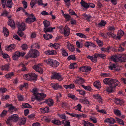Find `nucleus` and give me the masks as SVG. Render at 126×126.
<instances>
[{"instance_id":"21","label":"nucleus","mask_w":126,"mask_h":126,"mask_svg":"<svg viewBox=\"0 0 126 126\" xmlns=\"http://www.w3.org/2000/svg\"><path fill=\"white\" fill-rule=\"evenodd\" d=\"M94 85L97 89L99 90L101 87V85L100 82L98 81H95L94 83Z\"/></svg>"},{"instance_id":"54","label":"nucleus","mask_w":126,"mask_h":126,"mask_svg":"<svg viewBox=\"0 0 126 126\" xmlns=\"http://www.w3.org/2000/svg\"><path fill=\"white\" fill-rule=\"evenodd\" d=\"M97 57H98V58L100 57L103 59H104L106 58V55L105 54L98 53H97Z\"/></svg>"},{"instance_id":"27","label":"nucleus","mask_w":126,"mask_h":126,"mask_svg":"<svg viewBox=\"0 0 126 126\" xmlns=\"http://www.w3.org/2000/svg\"><path fill=\"white\" fill-rule=\"evenodd\" d=\"M124 48L122 47L121 46H119L118 47V49H113L111 47V50H112L114 51H117V50H118V51L122 52L124 50Z\"/></svg>"},{"instance_id":"42","label":"nucleus","mask_w":126,"mask_h":126,"mask_svg":"<svg viewBox=\"0 0 126 126\" xmlns=\"http://www.w3.org/2000/svg\"><path fill=\"white\" fill-rule=\"evenodd\" d=\"M62 122L64 126H70V123L68 121L63 120L62 121Z\"/></svg>"},{"instance_id":"59","label":"nucleus","mask_w":126,"mask_h":126,"mask_svg":"<svg viewBox=\"0 0 126 126\" xmlns=\"http://www.w3.org/2000/svg\"><path fill=\"white\" fill-rule=\"evenodd\" d=\"M67 59L68 60H75L76 59V57L74 55H73L69 56Z\"/></svg>"},{"instance_id":"14","label":"nucleus","mask_w":126,"mask_h":126,"mask_svg":"<svg viewBox=\"0 0 126 126\" xmlns=\"http://www.w3.org/2000/svg\"><path fill=\"white\" fill-rule=\"evenodd\" d=\"M67 46L68 49L70 51L73 52L75 50V48L74 45L71 44L69 42H68L67 43Z\"/></svg>"},{"instance_id":"47","label":"nucleus","mask_w":126,"mask_h":126,"mask_svg":"<svg viewBox=\"0 0 126 126\" xmlns=\"http://www.w3.org/2000/svg\"><path fill=\"white\" fill-rule=\"evenodd\" d=\"M43 23L45 28L47 27L50 25V22L47 21H44L43 22Z\"/></svg>"},{"instance_id":"25","label":"nucleus","mask_w":126,"mask_h":126,"mask_svg":"<svg viewBox=\"0 0 126 126\" xmlns=\"http://www.w3.org/2000/svg\"><path fill=\"white\" fill-rule=\"evenodd\" d=\"M114 100L115 102L117 105H122L124 103V102L123 100H120L118 98H116Z\"/></svg>"},{"instance_id":"33","label":"nucleus","mask_w":126,"mask_h":126,"mask_svg":"<svg viewBox=\"0 0 126 126\" xmlns=\"http://www.w3.org/2000/svg\"><path fill=\"white\" fill-rule=\"evenodd\" d=\"M45 102L49 106L53 105V100L50 99H47L45 101Z\"/></svg>"},{"instance_id":"28","label":"nucleus","mask_w":126,"mask_h":126,"mask_svg":"<svg viewBox=\"0 0 126 126\" xmlns=\"http://www.w3.org/2000/svg\"><path fill=\"white\" fill-rule=\"evenodd\" d=\"M81 5L82 7L85 8H88V3H87L86 2L83 0H81L80 2Z\"/></svg>"},{"instance_id":"56","label":"nucleus","mask_w":126,"mask_h":126,"mask_svg":"<svg viewBox=\"0 0 126 126\" xmlns=\"http://www.w3.org/2000/svg\"><path fill=\"white\" fill-rule=\"evenodd\" d=\"M14 75V73L13 72H11L6 74L5 75V77L7 79L11 78V77Z\"/></svg>"},{"instance_id":"29","label":"nucleus","mask_w":126,"mask_h":126,"mask_svg":"<svg viewBox=\"0 0 126 126\" xmlns=\"http://www.w3.org/2000/svg\"><path fill=\"white\" fill-rule=\"evenodd\" d=\"M55 28H45L44 29V32L45 33H47V32H52L53 29H55Z\"/></svg>"},{"instance_id":"18","label":"nucleus","mask_w":126,"mask_h":126,"mask_svg":"<svg viewBox=\"0 0 126 126\" xmlns=\"http://www.w3.org/2000/svg\"><path fill=\"white\" fill-rule=\"evenodd\" d=\"M93 97L94 98L97 99V100L100 102H102V99L100 95L99 94H97L93 95Z\"/></svg>"},{"instance_id":"44","label":"nucleus","mask_w":126,"mask_h":126,"mask_svg":"<svg viewBox=\"0 0 126 126\" xmlns=\"http://www.w3.org/2000/svg\"><path fill=\"white\" fill-rule=\"evenodd\" d=\"M116 118V121L118 123L123 126L124 125V122L122 120L118 118Z\"/></svg>"},{"instance_id":"53","label":"nucleus","mask_w":126,"mask_h":126,"mask_svg":"<svg viewBox=\"0 0 126 126\" xmlns=\"http://www.w3.org/2000/svg\"><path fill=\"white\" fill-rule=\"evenodd\" d=\"M76 35L81 38H86V36L85 35L81 33H77L76 34Z\"/></svg>"},{"instance_id":"35","label":"nucleus","mask_w":126,"mask_h":126,"mask_svg":"<svg viewBox=\"0 0 126 126\" xmlns=\"http://www.w3.org/2000/svg\"><path fill=\"white\" fill-rule=\"evenodd\" d=\"M43 37L45 39L49 40L52 38V36L48 34H46L44 35Z\"/></svg>"},{"instance_id":"8","label":"nucleus","mask_w":126,"mask_h":126,"mask_svg":"<svg viewBox=\"0 0 126 126\" xmlns=\"http://www.w3.org/2000/svg\"><path fill=\"white\" fill-rule=\"evenodd\" d=\"M29 17L25 19V22L26 23L31 24L36 20V18L32 14L28 16Z\"/></svg>"},{"instance_id":"37","label":"nucleus","mask_w":126,"mask_h":126,"mask_svg":"<svg viewBox=\"0 0 126 126\" xmlns=\"http://www.w3.org/2000/svg\"><path fill=\"white\" fill-rule=\"evenodd\" d=\"M53 123L58 125H60L61 124V122L59 120H53L51 121Z\"/></svg>"},{"instance_id":"19","label":"nucleus","mask_w":126,"mask_h":126,"mask_svg":"<svg viewBox=\"0 0 126 126\" xmlns=\"http://www.w3.org/2000/svg\"><path fill=\"white\" fill-rule=\"evenodd\" d=\"M20 52L18 51H16L14 54L13 56V60H16L18 59L19 57Z\"/></svg>"},{"instance_id":"36","label":"nucleus","mask_w":126,"mask_h":126,"mask_svg":"<svg viewBox=\"0 0 126 126\" xmlns=\"http://www.w3.org/2000/svg\"><path fill=\"white\" fill-rule=\"evenodd\" d=\"M103 82L106 84H108L109 86L110 85V79L109 78H106L103 80Z\"/></svg>"},{"instance_id":"1","label":"nucleus","mask_w":126,"mask_h":126,"mask_svg":"<svg viewBox=\"0 0 126 126\" xmlns=\"http://www.w3.org/2000/svg\"><path fill=\"white\" fill-rule=\"evenodd\" d=\"M111 60L115 62H126V54H122L111 56Z\"/></svg>"},{"instance_id":"31","label":"nucleus","mask_w":126,"mask_h":126,"mask_svg":"<svg viewBox=\"0 0 126 126\" xmlns=\"http://www.w3.org/2000/svg\"><path fill=\"white\" fill-rule=\"evenodd\" d=\"M32 107L29 104L27 103H23L22 104L21 107L23 108H32Z\"/></svg>"},{"instance_id":"20","label":"nucleus","mask_w":126,"mask_h":126,"mask_svg":"<svg viewBox=\"0 0 126 126\" xmlns=\"http://www.w3.org/2000/svg\"><path fill=\"white\" fill-rule=\"evenodd\" d=\"M17 25L18 26V28H21L22 31H23L25 29V25L24 23L22 22L20 24L19 22H18L17 23Z\"/></svg>"},{"instance_id":"13","label":"nucleus","mask_w":126,"mask_h":126,"mask_svg":"<svg viewBox=\"0 0 126 126\" xmlns=\"http://www.w3.org/2000/svg\"><path fill=\"white\" fill-rule=\"evenodd\" d=\"M79 69L80 71L82 72H88L90 71L91 69V68L90 67L85 66L80 67Z\"/></svg>"},{"instance_id":"2","label":"nucleus","mask_w":126,"mask_h":126,"mask_svg":"<svg viewBox=\"0 0 126 126\" xmlns=\"http://www.w3.org/2000/svg\"><path fill=\"white\" fill-rule=\"evenodd\" d=\"M39 52L36 50L31 49L25 57L27 59L29 57L35 58L39 55Z\"/></svg>"},{"instance_id":"22","label":"nucleus","mask_w":126,"mask_h":126,"mask_svg":"<svg viewBox=\"0 0 126 126\" xmlns=\"http://www.w3.org/2000/svg\"><path fill=\"white\" fill-rule=\"evenodd\" d=\"M8 25L12 27L15 28V24L14 21L13 19H9Z\"/></svg>"},{"instance_id":"50","label":"nucleus","mask_w":126,"mask_h":126,"mask_svg":"<svg viewBox=\"0 0 126 126\" xmlns=\"http://www.w3.org/2000/svg\"><path fill=\"white\" fill-rule=\"evenodd\" d=\"M106 24V22L105 21L102 20L98 24V25L99 26L102 27L105 26Z\"/></svg>"},{"instance_id":"55","label":"nucleus","mask_w":126,"mask_h":126,"mask_svg":"<svg viewBox=\"0 0 126 126\" xmlns=\"http://www.w3.org/2000/svg\"><path fill=\"white\" fill-rule=\"evenodd\" d=\"M77 46L78 47H82L83 46V44L82 43H80L79 41H77L76 42Z\"/></svg>"},{"instance_id":"4","label":"nucleus","mask_w":126,"mask_h":126,"mask_svg":"<svg viewBox=\"0 0 126 126\" xmlns=\"http://www.w3.org/2000/svg\"><path fill=\"white\" fill-rule=\"evenodd\" d=\"M19 119V116L17 114H13L9 117L6 121V123L8 125L11 126L13 122H16Z\"/></svg>"},{"instance_id":"57","label":"nucleus","mask_w":126,"mask_h":126,"mask_svg":"<svg viewBox=\"0 0 126 126\" xmlns=\"http://www.w3.org/2000/svg\"><path fill=\"white\" fill-rule=\"evenodd\" d=\"M31 92L33 93L35 96L39 93L37 92V88H34L32 89Z\"/></svg>"},{"instance_id":"40","label":"nucleus","mask_w":126,"mask_h":126,"mask_svg":"<svg viewBox=\"0 0 126 126\" xmlns=\"http://www.w3.org/2000/svg\"><path fill=\"white\" fill-rule=\"evenodd\" d=\"M113 112L117 116H120L121 115V111L119 110L115 109L114 110Z\"/></svg>"},{"instance_id":"11","label":"nucleus","mask_w":126,"mask_h":126,"mask_svg":"<svg viewBox=\"0 0 126 126\" xmlns=\"http://www.w3.org/2000/svg\"><path fill=\"white\" fill-rule=\"evenodd\" d=\"M97 53L95 54L92 56L88 55L87 57V58L90 59L93 62H96L97 61Z\"/></svg>"},{"instance_id":"26","label":"nucleus","mask_w":126,"mask_h":126,"mask_svg":"<svg viewBox=\"0 0 126 126\" xmlns=\"http://www.w3.org/2000/svg\"><path fill=\"white\" fill-rule=\"evenodd\" d=\"M82 17L85 20H86L88 21H90V19L91 17L90 15H87L85 14H84L83 15Z\"/></svg>"},{"instance_id":"63","label":"nucleus","mask_w":126,"mask_h":126,"mask_svg":"<svg viewBox=\"0 0 126 126\" xmlns=\"http://www.w3.org/2000/svg\"><path fill=\"white\" fill-rule=\"evenodd\" d=\"M110 75L109 73H102L100 74V76L101 77H107Z\"/></svg>"},{"instance_id":"34","label":"nucleus","mask_w":126,"mask_h":126,"mask_svg":"<svg viewBox=\"0 0 126 126\" xmlns=\"http://www.w3.org/2000/svg\"><path fill=\"white\" fill-rule=\"evenodd\" d=\"M17 109L15 107L11 106L9 108L8 111L10 112H13L16 111Z\"/></svg>"},{"instance_id":"3","label":"nucleus","mask_w":126,"mask_h":126,"mask_svg":"<svg viewBox=\"0 0 126 126\" xmlns=\"http://www.w3.org/2000/svg\"><path fill=\"white\" fill-rule=\"evenodd\" d=\"M120 84V82L117 80L111 79V93L115 92L116 86H119Z\"/></svg>"},{"instance_id":"16","label":"nucleus","mask_w":126,"mask_h":126,"mask_svg":"<svg viewBox=\"0 0 126 126\" xmlns=\"http://www.w3.org/2000/svg\"><path fill=\"white\" fill-rule=\"evenodd\" d=\"M45 54L49 55H55L57 54L56 51L54 50H48L44 52Z\"/></svg>"},{"instance_id":"52","label":"nucleus","mask_w":126,"mask_h":126,"mask_svg":"<svg viewBox=\"0 0 126 126\" xmlns=\"http://www.w3.org/2000/svg\"><path fill=\"white\" fill-rule=\"evenodd\" d=\"M19 66L22 68V71H25L27 70V69H26L25 65L24 64H20L19 65Z\"/></svg>"},{"instance_id":"32","label":"nucleus","mask_w":126,"mask_h":126,"mask_svg":"<svg viewBox=\"0 0 126 126\" xmlns=\"http://www.w3.org/2000/svg\"><path fill=\"white\" fill-rule=\"evenodd\" d=\"M40 110L42 113H45L48 112L49 109L47 107L45 108H40Z\"/></svg>"},{"instance_id":"12","label":"nucleus","mask_w":126,"mask_h":126,"mask_svg":"<svg viewBox=\"0 0 126 126\" xmlns=\"http://www.w3.org/2000/svg\"><path fill=\"white\" fill-rule=\"evenodd\" d=\"M33 68L36 71L40 74H42L43 72V70L39 65H34Z\"/></svg>"},{"instance_id":"9","label":"nucleus","mask_w":126,"mask_h":126,"mask_svg":"<svg viewBox=\"0 0 126 126\" xmlns=\"http://www.w3.org/2000/svg\"><path fill=\"white\" fill-rule=\"evenodd\" d=\"M51 79H56L59 81L62 80L63 78L59 73H55L53 74L51 77Z\"/></svg>"},{"instance_id":"7","label":"nucleus","mask_w":126,"mask_h":126,"mask_svg":"<svg viewBox=\"0 0 126 126\" xmlns=\"http://www.w3.org/2000/svg\"><path fill=\"white\" fill-rule=\"evenodd\" d=\"M124 33V32L123 31L119 30L118 32L117 36L116 34L111 32V37L116 39L117 38L120 39L121 37L123 35Z\"/></svg>"},{"instance_id":"61","label":"nucleus","mask_w":126,"mask_h":126,"mask_svg":"<svg viewBox=\"0 0 126 126\" xmlns=\"http://www.w3.org/2000/svg\"><path fill=\"white\" fill-rule=\"evenodd\" d=\"M110 48L109 47H108L107 48L102 47L101 48V49L102 51L109 52H110Z\"/></svg>"},{"instance_id":"46","label":"nucleus","mask_w":126,"mask_h":126,"mask_svg":"<svg viewBox=\"0 0 126 126\" xmlns=\"http://www.w3.org/2000/svg\"><path fill=\"white\" fill-rule=\"evenodd\" d=\"M32 48H37L39 49L40 47L38 44L37 43H34L31 46Z\"/></svg>"},{"instance_id":"24","label":"nucleus","mask_w":126,"mask_h":126,"mask_svg":"<svg viewBox=\"0 0 126 126\" xmlns=\"http://www.w3.org/2000/svg\"><path fill=\"white\" fill-rule=\"evenodd\" d=\"M82 123L84 126H94V125L88 121H86L84 120L82 121Z\"/></svg>"},{"instance_id":"62","label":"nucleus","mask_w":126,"mask_h":126,"mask_svg":"<svg viewBox=\"0 0 126 126\" xmlns=\"http://www.w3.org/2000/svg\"><path fill=\"white\" fill-rule=\"evenodd\" d=\"M63 16L66 20L67 21H68L70 18L71 17L68 14H64Z\"/></svg>"},{"instance_id":"51","label":"nucleus","mask_w":126,"mask_h":126,"mask_svg":"<svg viewBox=\"0 0 126 126\" xmlns=\"http://www.w3.org/2000/svg\"><path fill=\"white\" fill-rule=\"evenodd\" d=\"M81 86L83 88H84L85 90L89 91H91V87L89 86H85L84 85H82Z\"/></svg>"},{"instance_id":"64","label":"nucleus","mask_w":126,"mask_h":126,"mask_svg":"<svg viewBox=\"0 0 126 126\" xmlns=\"http://www.w3.org/2000/svg\"><path fill=\"white\" fill-rule=\"evenodd\" d=\"M54 48L56 49H59L60 48V45L59 44L55 43Z\"/></svg>"},{"instance_id":"41","label":"nucleus","mask_w":126,"mask_h":126,"mask_svg":"<svg viewBox=\"0 0 126 126\" xmlns=\"http://www.w3.org/2000/svg\"><path fill=\"white\" fill-rule=\"evenodd\" d=\"M9 67V65L8 64L2 66L1 67V70L7 71L8 70Z\"/></svg>"},{"instance_id":"49","label":"nucleus","mask_w":126,"mask_h":126,"mask_svg":"<svg viewBox=\"0 0 126 126\" xmlns=\"http://www.w3.org/2000/svg\"><path fill=\"white\" fill-rule=\"evenodd\" d=\"M62 51V54L64 56H68V54L65 49L63 48L61 49Z\"/></svg>"},{"instance_id":"15","label":"nucleus","mask_w":126,"mask_h":126,"mask_svg":"<svg viewBox=\"0 0 126 126\" xmlns=\"http://www.w3.org/2000/svg\"><path fill=\"white\" fill-rule=\"evenodd\" d=\"M63 33L65 36H68L70 33V29L67 26H66L64 27Z\"/></svg>"},{"instance_id":"45","label":"nucleus","mask_w":126,"mask_h":126,"mask_svg":"<svg viewBox=\"0 0 126 126\" xmlns=\"http://www.w3.org/2000/svg\"><path fill=\"white\" fill-rule=\"evenodd\" d=\"M96 42L100 47H102L103 46V43L102 41L99 40L97 38Z\"/></svg>"},{"instance_id":"17","label":"nucleus","mask_w":126,"mask_h":126,"mask_svg":"<svg viewBox=\"0 0 126 126\" xmlns=\"http://www.w3.org/2000/svg\"><path fill=\"white\" fill-rule=\"evenodd\" d=\"M51 86L55 90H57L59 88L62 89V86L59 85L57 83H51Z\"/></svg>"},{"instance_id":"43","label":"nucleus","mask_w":126,"mask_h":126,"mask_svg":"<svg viewBox=\"0 0 126 126\" xmlns=\"http://www.w3.org/2000/svg\"><path fill=\"white\" fill-rule=\"evenodd\" d=\"M12 0H8L6 5L8 8H11L12 7Z\"/></svg>"},{"instance_id":"6","label":"nucleus","mask_w":126,"mask_h":126,"mask_svg":"<svg viewBox=\"0 0 126 126\" xmlns=\"http://www.w3.org/2000/svg\"><path fill=\"white\" fill-rule=\"evenodd\" d=\"M24 78L28 80H34L36 79V75L34 73H31L24 75Z\"/></svg>"},{"instance_id":"48","label":"nucleus","mask_w":126,"mask_h":126,"mask_svg":"<svg viewBox=\"0 0 126 126\" xmlns=\"http://www.w3.org/2000/svg\"><path fill=\"white\" fill-rule=\"evenodd\" d=\"M17 33L18 35L20 37H22L24 34V33L22 32L20 28L18 29Z\"/></svg>"},{"instance_id":"10","label":"nucleus","mask_w":126,"mask_h":126,"mask_svg":"<svg viewBox=\"0 0 126 126\" xmlns=\"http://www.w3.org/2000/svg\"><path fill=\"white\" fill-rule=\"evenodd\" d=\"M35 96L36 99L38 101H41L44 99V98L46 96V95L43 93H38Z\"/></svg>"},{"instance_id":"23","label":"nucleus","mask_w":126,"mask_h":126,"mask_svg":"<svg viewBox=\"0 0 126 126\" xmlns=\"http://www.w3.org/2000/svg\"><path fill=\"white\" fill-rule=\"evenodd\" d=\"M15 46L14 44H11L7 47L6 50L7 51H11L12 50L15 49Z\"/></svg>"},{"instance_id":"30","label":"nucleus","mask_w":126,"mask_h":126,"mask_svg":"<svg viewBox=\"0 0 126 126\" xmlns=\"http://www.w3.org/2000/svg\"><path fill=\"white\" fill-rule=\"evenodd\" d=\"M84 45L85 47H88L89 46H92L93 47H95L96 46L95 45L90 42H85V43Z\"/></svg>"},{"instance_id":"38","label":"nucleus","mask_w":126,"mask_h":126,"mask_svg":"<svg viewBox=\"0 0 126 126\" xmlns=\"http://www.w3.org/2000/svg\"><path fill=\"white\" fill-rule=\"evenodd\" d=\"M117 65L115 64H111V70L117 71Z\"/></svg>"},{"instance_id":"60","label":"nucleus","mask_w":126,"mask_h":126,"mask_svg":"<svg viewBox=\"0 0 126 126\" xmlns=\"http://www.w3.org/2000/svg\"><path fill=\"white\" fill-rule=\"evenodd\" d=\"M37 2L36 0H32L30 3L31 6L32 8H33L34 6Z\"/></svg>"},{"instance_id":"58","label":"nucleus","mask_w":126,"mask_h":126,"mask_svg":"<svg viewBox=\"0 0 126 126\" xmlns=\"http://www.w3.org/2000/svg\"><path fill=\"white\" fill-rule=\"evenodd\" d=\"M17 97L18 100L19 101H21L23 100L24 98L23 96L22 95L20 94H18Z\"/></svg>"},{"instance_id":"5","label":"nucleus","mask_w":126,"mask_h":126,"mask_svg":"<svg viewBox=\"0 0 126 126\" xmlns=\"http://www.w3.org/2000/svg\"><path fill=\"white\" fill-rule=\"evenodd\" d=\"M44 62L47 64H49L51 66L54 67H57L60 64L57 61L50 58L45 60Z\"/></svg>"},{"instance_id":"39","label":"nucleus","mask_w":126,"mask_h":126,"mask_svg":"<svg viewBox=\"0 0 126 126\" xmlns=\"http://www.w3.org/2000/svg\"><path fill=\"white\" fill-rule=\"evenodd\" d=\"M3 33L4 34V35L6 36H8L9 34V32L8 30L6 27H3Z\"/></svg>"}]
</instances>
